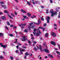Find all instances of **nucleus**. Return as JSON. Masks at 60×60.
<instances>
[{
    "instance_id": "f257e3e1",
    "label": "nucleus",
    "mask_w": 60,
    "mask_h": 60,
    "mask_svg": "<svg viewBox=\"0 0 60 60\" xmlns=\"http://www.w3.org/2000/svg\"><path fill=\"white\" fill-rule=\"evenodd\" d=\"M49 12L51 14V17H53L54 16L56 15L57 14V12H55L54 13V10L53 9H51L50 11Z\"/></svg>"
},
{
    "instance_id": "f03ea898",
    "label": "nucleus",
    "mask_w": 60,
    "mask_h": 60,
    "mask_svg": "<svg viewBox=\"0 0 60 60\" xmlns=\"http://www.w3.org/2000/svg\"><path fill=\"white\" fill-rule=\"evenodd\" d=\"M43 27H39L38 28V29H37V36H39L40 35V34H39V33L40 34H41V32L40 31V29H42Z\"/></svg>"
},
{
    "instance_id": "7ed1b4c3",
    "label": "nucleus",
    "mask_w": 60,
    "mask_h": 60,
    "mask_svg": "<svg viewBox=\"0 0 60 60\" xmlns=\"http://www.w3.org/2000/svg\"><path fill=\"white\" fill-rule=\"evenodd\" d=\"M30 26H28V28L30 30V29H31V28H32V29H33L34 27V25H33H33V23H30Z\"/></svg>"
},
{
    "instance_id": "20e7f679",
    "label": "nucleus",
    "mask_w": 60,
    "mask_h": 60,
    "mask_svg": "<svg viewBox=\"0 0 60 60\" xmlns=\"http://www.w3.org/2000/svg\"><path fill=\"white\" fill-rule=\"evenodd\" d=\"M37 47L38 49H40L41 51H43V50H42V49H41V45H39V47L38 46H37Z\"/></svg>"
},
{
    "instance_id": "39448f33",
    "label": "nucleus",
    "mask_w": 60,
    "mask_h": 60,
    "mask_svg": "<svg viewBox=\"0 0 60 60\" xmlns=\"http://www.w3.org/2000/svg\"><path fill=\"white\" fill-rule=\"evenodd\" d=\"M20 39L22 41H25L26 40V36H25L23 37V38H21Z\"/></svg>"
},
{
    "instance_id": "423d86ee",
    "label": "nucleus",
    "mask_w": 60,
    "mask_h": 60,
    "mask_svg": "<svg viewBox=\"0 0 60 60\" xmlns=\"http://www.w3.org/2000/svg\"><path fill=\"white\" fill-rule=\"evenodd\" d=\"M38 23H35L34 22V23L35 24H36V25H39L40 24V23H41V20L39 19L38 20Z\"/></svg>"
},
{
    "instance_id": "0eeeda50",
    "label": "nucleus",
    "mask_w": 60,
    "mask_h": 60,
    "mask_svg": "<svg viewBox=\"0 0 60 60\" xmlns=\"http://www.w3.org/2000/svg\"><path fill=\"white\" fill-rule=\"evenodd\" d=\"M34 32H33V34H34V35H37V34L35 32H36V29H34Z\"/></svg>"
},
{
    "instance_id": "6e6552de",
    "label": "nucleus",
    "mask_w": 60,
    "mask_h": 60,
    "mask_svg": "<svg viewBox=\"0 0 60 60\" xmlns=\"http://www.w3.org/2000/svg\"><path fill=\"white\" fill-rule=\"evenodd\" d=\"M47 17L48 18V19L46 18V19L47 20V22L48 23H49V19H50V17L49 16H48Z\"/></svg>"
},
{
    "instance_id": "1a4fd4ad",
    "label": "nucleus",
    "mask_w": 60,
    "mask_h": 60,
    "mask_svg": "<svg viewBox=\"0 0 60 60\" xmlns=\"http://www.w3.org/2000/svg\"><path fill=\"white\" fill-rule=\"evenodd\" d=\"M1 47H3L4 48V49H5L6 48V47H7V45H1Z\"/></svg>"
},
{
    "instance_id": "9d476101",
    "label": "nucleus",
    "mask_w": 60,
    "mask_h": 60,
    "mask_svg": "<svg viewBox=\"0 0 60 60\" xmlns=\"http://www.w3.org/2000/svg\"><path fill=\"white\" fill-rule=\"evenodd\" d=\"M44 51H45V52H46L47 53H49V50L48 49H44Z\"/></svg>"
},
{
    "instance_id": "9b49d317",
    "label": "nucleus",
    "mask_w": 60,
    "mask_h": 60,
    "mask_svg": "<svg viewBox=\"0 0 60 60\" xmlns=\"http://www.w3.org/2000/svg\"><path fill=\"white\" fill-rule=\"evenodd\" d=\"M1 19L2 20H5V19H6V18L4 16H2L1 17Z\"/></svg>"
},
{
    "instance_id": "f8f14e48",
    "label": "nucleus",
    "mask_w": 60,
    "mask_h": 60,
    "mask_svg": "<svg viewBox=\"0 0 60 60\" xmlns=\"http://www.w3.org/2000/svg\"><path fill=\"white\" fill-rule=\"evenodd\" d=\"M51 43L52 44V45H54V46H55V45H56V43H55V42H54L53 41H51Z\"/></svg>"
},
{
    "instance_id": "ddd939ff",
    "label": "nucleus",
    "mask_w": 60,
    "mask_h": 60,
    "mask_svg": "<svg viewBox=\"0 0 60 60\" xmlns=\"http://www.w3.org/2000/svg\"><path fill=\"white\" fill-rule=\"evenodd\" d=\"M21 11L22 12H23V13H26V11L23 9H21Z\"/></svg>"
},
{
    "instance_id": "4468645a",
    "label": "nucleus",
    "mask_w": 60,
    "mask_h": 60,
    "mask_svg": "<svg viewBox=\"0 0 60 60\" xmlns=\"http://www.w3.org/2000/svg\"><path fill=\"white\" fill-rule=\"evenodd\" d=\"M52 35L53 36V37H55V36H56V34L55 33L52 32Z\"/></svg>"
},
{
    "instance_id": "2eb2a0df",
    "label": "nucleus",
    "mask_w": 60,
    "mask_h": 60,
    "mask_svg": "<svg viewBox=\"0 0 60 60\" xmlns=\"http://www.w3.org/2000/svg\"><path fill=\"white\" fill-rule=\"evenodd\" d=\"M48 56L49 57H51L52 58H54V57H53V56L52 55L49 54L48 55Z\"/></svg>"
},
{
    "instance_id": "dca6fc26",
    "label": "nucleus",
    "mask_w": 60,
    "mask_h": 60,
    "mask_svg": "<svg viewBox=\"0 0 60 60\" xmlns=\"http://www.w3.org/2000/svg\"><path fill=\"white\" fill-rule=\"evenodd\" d=\"M21 25H22V28H24V26L26 25V23H25L24 24H21Z\"/></svg>"
},
{
    "instance_id": "f3484780",
    "label": "nucleus",
    "mask_w": 60,
    "mask_h": 60,
    "mask_svg": "<svg viewBox=\"0 0 60 60\" xmlns=\"http://www.w3.org/2000/svg\"><path fill=\"white\" fill-rule=\"evenodd\" d=\"M19 50L20 51V53L21 54H23V52H22V49H21V48H19Z\"/></svg>"
},
{
    "instance_id": "a211bd4d",
    "label": "nucleus",
    "mask_w": 60,
    "mask_h": 60,
    "mask_svg": "<svg viewBox=\"0 0 60 60\" xmlns=\"http://www.w3.org/2000/svg\"><path fill=\"white\" fill-rule=\"evenodd\" d=\"M1 6L2 7H3L4 9H6V8H7V7H6V6L5 5H1Z\"/></svg>"
},
{
    "instance_id": "6ab92c4d",
    "label": "nucleus",
    "mask_w": 60,
    "mask_h": 60,
    "mask_svg": "<svg viewBox=\"0 0 60 60\" xmlns=\"http://www.w3.org/2000/svg\"><path fill=\"white\" fill-rule=\"evenodd\" d=\"M4 36V34L2 33H0V37H3Z\"/></svg>"
},
{
    "instance_id": "aec40b11",
    "label": "nucleus",
    "mask_w": 60,
    "mask_h": 60,
    "mask_svg": "<svg viewBox=\"0 0 60 60\" xmlns=\"http://www.w3.org/2000/svg\"><path fill=\"white\" fill-rule=\"evenodd\" d=\"M27 15L29 17H30L31 16V14L29 13H27Z\"/></svg>"
},
{
    "instance_id": "412c9836",
    "label": "nucleus",
    "mask_w": 60,
    "mask_h": 60,
    "mask_svg": "<svg viewBox=\"0 0 60 60\" xmlns=\"http://www.w3.org/2000/svg\"><path fill=\"white\" fill-rule=\"evenodd\" d=\"M4 12L5 13H9V12L7 11L4 10Z\"/></svg>"
},
{
    "instance_id": "4be33fe9",
    "label": "nucleus",
    "mask_w": 60,
    "mask_h": 60,
    "mask_svg": "<svg viewBox=\"0 0 60 60\" xmlns=\"http://www.w3.org/2000/svg\"><path fill=\"white\" fill-rule=\"evenodd\" d=\"M38 3V1H35V3L34 2H33V4H37Z\"/></svg>"
},
{
    "instance_id": "5701e85b",
    "label": "nucleus",
    "mask_w": 60,
    "mask_h": 60,
    "mask_svg": "<svg viewBox=\"0 0 60 60\" xmlns=\"http://www.w3.org/2000/svg\"><path fill=\"white\" fill-rule=\"evenodd\" d=\"M28 43H29L30 45H31V41L29 40L28 41Z\"/></svg>"
},
{
    "instance_id": "b1692460",
    "label": "nucleus",
    "mask_w": 60,
    "mask_h": 60,
    "mask_svg": "<svg viewBox=\"0 0 60 60\" xmlns=\"http://www.w3.org/2000/svg\"><path fill=\"white\" fill-rule=\"evenodd\" d=\"M22 24V23H19L18 24V25L20 26H21L22 27V25L21 24Z\"/></svg>"
},
{
    "instance_id": "393cba45",
    "label": "nucleus",
    "mask_w": 60,
    "mask_h": 60,
    "mask_svg": "<svg viewBox=\"0 0 60 60\" xmlns=\"http://www.w3.org/2000/svg\"><path fill=\"white\" fill-rule=\"evenodd\" d=\"M45 36L46 37H48L49 36V34L48 33L46 34L45 35Z\"/></svg>"
},
{
    "instance_id": "a878e982",
    "label": "nucleus",
    "mask_w": 60,
    "mask_h": 60,
    "mask_svg": "<svg viewBox=\"0 0 60 60\" xmlns=\"http://www.w3.org/2000/svg\"><path fill=\"white\" fill-rule=\"evenodd\" d=\"M36 17L35 15H33V16H31V18L32 19H34V18H36Z\"/></svg>"
},
{
    "instance_id": "bb28decb",
    "label": "nucleus",
    "mask_w": 60,
    "mask_h": 60,
    "mask_svg": "<svg viewBox=\"0 0 60 60\" xmlns=\"http://www.w3.org/2000/svg\"><path fill=\"white\" fill-rule=\"evenodd\" d=\"M23 17L24 19H26H26H28V18L27 17H26V16H23Z\"/></svg>"
},
{
    "instance_id": "cd10ccee",
    "label": "nucleus",
    "mask_w": 60,
    "mask_h": 60,
    "mask_svg": "<svg viewBox=\"0 0 60 60\" xmlns=\"http://www.w3.org/2000/svg\"><path fill=\"white\" fill-rule=\"evenodd\" d=\"M25 55L26 56H28L29 54L28 52H26L25 53Z\"/></svg>"
},
{
    "instance_id": "c85d7f7f",
    "label": "nucleus",
    "mask_w": 60,
    "mask_h": 60,
    "mask_svg": "<svg viewBox=\"0 0 60 60\" xmlns=\"http://www.w3.org/2000/svg\"><path fill=\"white\" fill-rule=\"evenodd\" d=\"M7 23L8 25V26H10V23H9V22H7Z\"/></svg>"
},
{
    "instance_id": "c756f323",
    "label": "nucleus",
    "mask_w": 60,
    "mask_h": 60,
    "mask_svg": "<svg viewBox=\"0 0 60 60\" xmlns=\"http://www.w3.org/2000/svg\"><path fill=\"white\" fill-rule=\"evenodd\" d=\"M27 4L29 5H31V4L28 1L27 2Z\"/></svg>"
},
{
    "instance_id": "7c9ffc66",
    "label": "nucleus",
    "mask_w": 60,
    "mask_h": 60,
    "mask_svg": "<svg viewBox=\"0 0 60 60\" xmlns=\"http://www.w3.org/2000/svg\"><path fill=\"white\" fill-rule=\"evenodd\" d=\"M16 53H19V51L18 50H17L15 51Z\"/></svg>"
},
{
    "instance_id": "2f4dec72",
    "label": "nucleus",
    "mask_w": 60,
    "mask_h": 60,
    "mask_svg": "<svg viewBox=\"0 0 60 60\" xmlns=\"http://www.w3.org/2000/svg\"><path fill=\"white\" fill-rule=\"evenodd\" d=\"M34 49L35 51H37V50H38V49L36 48V47H35L34 48Z\"/></svg>"
},
{
    "instance_id": "473e14b6",
    "label": "nucleus",
    "mask_w": 60,
    "mask_h": 60,
    "mask_svg": "<svg viewBox=\"0 0 60 60\" xmlns=\"http://www.w3.org/2000/svg\"><path fill=\"white\" fill-rule=\"evenodd\" d=\"M8 17H10V18H11V19H12V18H13L12 17H11V16L10 15H8Z\"/></svg>"
},
{
    "instance_id": "72a5a7b5",
    "label": "nucleus",
    "mask_w": 60,
    "mask_h": 60,
    "mask_svg": "<svg viewBox=\"0 0 60 60\" xmlns=\"http://www.w3.org/2000/svg\"><path fill=\"white\" fill-rule=\"evenodd\" d=\"M56 53H57V54H58V55H60V52L57 51H56Z\"/></svg>"
},
{
    "instance_id": "f704fd0d",
    "label": "nucleus",
    "mask_w": 60,
    "mask_h": 60,
    "mask_svg": "<svg viewBox=\"0 0 60 60\" xmlns=\"http://www.w3.org/2000/svg\"><path fill=\"white\" fill-rule=\"evenodd\" d=\"M41 19L42 20V21H44V19L42 17H41Z\"/></svg>"
},
{
    "instance_id": "c9c22d12",
    "label": "nucleus",
    "mask_w": 60,
    "mask_h": 60,
    "mask_svg": "<svg viewBox=\"0 0 60 60\" xmlns=\"http://www.w3.org/2000/svg\"><path fill=\"white\" fill-rule=\"evenodd\" d=\"M0 3L1 4H4V2L1 1L0 2Z\"/></svg>"
},
{
    "instance_id": "e433bc0d",
    "label": "nucleus",
    "mask_w": 60,
    "mask_h": 60,
    "mask_svg": "<svg viewBox=\"0 0 60 60\" xmlns=\"http://www.w3.org/2000/svg\"><path fill=\"white\" fill-rule=\"evenodd\" d=\"M9 36H11V37H12L13 36V35L12 34H9Z\"/></svg>"
},
{
    "instance_id": "4c0bfd02",
    "label": "nucleus",
    "mask_w": 60,
    "mask_h": 60,
    "mask_svg": "<svg viewBox=\"0 0 60 60\" xmlns=\"http://www.w3.org/2000/svg\"><path fill=\"white\" fill-rule=\"evenodd\" d=\"M59 13H60L59 15H58V18H60V12H59Z\"/></svg>"
},
{
    "instance_id": "58836bf2",
    "label": "nucleus",
    "mask_w": 60,
    "mask_h": 60,
    "mask_svg": "<svg viewBox=\"0 0 60 60\" xmlns=\"http://www.w3.org/2000/svg\"><path fill=\"white\" fill-rule=\"evenodd\" d=\"M24 31L25 32V33H28V31H27V30H24Z\"/></svg>"
},
{
    "instance_id": "ea45409f",
    "label": "nucleus",
    "mask_w": 60,
    "mask_h": 60,
    "mask_svg": "<svg viewBox=\"0 0 60 60\" xmlns=\"http://www.w3.org/2000/svg\"><path fill=\"white\" fill-rule=\"evenodd\" d=\"M10 58H11V60H13V57L10 56Z\"/></svg>"
},
{
    "instance_id": "a19ab883",
    "label": "nucleus",
    "mask_w": 60,
    "mask_h": 60,
    "mask_svg": "<svg viewBox=\"0 0 60 60\" xmlns=\"http://www.w3.org/2000/svg\"><path fill=\"white\" fill-rule=\"evenodd\" d=\"M0 58L1 59H3L4 58V57L2 56H0Z\"/></svg>"
},
{
    "instance_id": "79ce46f5",
    "label": "nucleus",
    "mask_w": 60,
    "mask_h": 60,
    "mask_svg": "<svg viewBox=\"0 0 60 60\" xmlns=\"http://www.w3.org/2000/svg\"><path fill=\"white\" fill-rule=\"evenodd\" d=\"M58 47L60 49V44L58 45Z\"/></svg>"
},
{
    "instance_id": "37998d69",
    "label": "nucleus",
    "mask_w": 60,
    "mask_h": 60,
    "mask_svg": "<svg viewBox=\"0 0 60 60\" xmlns=\"http://www.w3.org/2000/svg\"><path fill=\"white\" fill-rule=\"evenodd\" d=\"M11 16H12L13 17H14V14H13V13H11Z\"/></svg>"
},
{
    "instance_id": "c03bdc74",
    "label": "nucleus",
    "mask_w": 60,
    "mask_h": 60,
    "mask_svg": "<svg viewBox=\"0 0 60 60\" xmlns=\"http://www.w3.org/2000/svg\"><path fill=\"white\" fill-rule=\"evenodd\" d=\"M54 26H56V27H57V25L56 24H54Z\"/></svg>"
},
{
    "instance_id": "a18cd8bd",
    "label": "nucleus",
    "mask_w": 60,
    "mask_h": 60,
    "mask_svg": "<svg viewBox=\"0 0 60 60\" xmlns=\"http://www.w3.org/2000/svg\"><path fill=\"white\" fill-rule=\"evenodd\" d=\"M10 26L11 27H13V25L12 24L10 25Z\"/></svg>"
},
{
    "instance_id": "49530a36",
    "label": "nucleus",
    "mask_w": 60,
    "mask_h": 60,
    "mask_svg": "<svg viewBox=\"0 0 60 60\" xmlns=\"http://www.w3.org/2000/svg\"><path fill=\"white\" fill-rule=\"evenodd\" d=\"M37 43V42L36 41H33V43H34L35 44H36V43Z\"/></svg>"
},
{
    "instance_id": "de8ad7c7",
    "label": "nucleus",
    "mask_w": 60,
    "mask_h": 60,
    "mask_svg": "<svg viewBox=\"0 0 60 60\" xmlns=\"http://www.w3.org/2000/svg\"><path fill=\"white\" fill-rule=\"evenodd\" d=\"M42 29H43V32H44V31H45V28H42Z\"/></svg>"
},
{
    "instance_id": "09e8293b",
    "label": "nucleus",
    "mask_w": 60,
    "mask_h": 60,
    "mask_svg": "<svg viewBox=\"0 0 60 60\" xmlns=\"http://www.w3.org/2000/svg\"><path fill=\"white\" fill-rule=\"evenodd\" d=\"M50 1L51 3H53V1H52V0H50Z\"/></svg>"
},
{
    "instance_id": "8fccbe9b",
    "label": "nucleus",
    "mask_w": 60,
    "mask_h": 60,
    "mask_svg": "<svg viewBox=\"0 0 60 60\" xmlns=\"http://www.w3.org/2000/svg\"><path fill=\"white\" fill-rule=\"evenodd\" d=\"M23 51V52H24V51H25V49H22V51Z\"/></svg>"
},
{
    "instance_id": "3c124183",
    "label": "nucleus",
    "mask_w": 60,
    "mask_h": 60,
    "mask_svg": "<svg viewBox=\"0 0 60 60\" xmlns=\"http://www.w3.org/2000/svg\"><path fill=\"white\" fill-rule=\"evenodd\" d=\"M18 44L20 46H21V45H22L20 43H18Z\"/></svg>"
},
{
    "instance_id": "603ef678",
    "label": "nucleus",
    "mask_w": 60,
    "mask_h": 60,
    "mask_svg": "<svg viewBox=\"0 0 60 60\" xmlns=\"http://www.w3.org/2000/svg\"><path fill=\"white\" fill-rule=\"evenodd\" d=\"M15 15H17V13L16 12H15Z\"/></svg>"
},
{
    "instance_id": "864d4df0",
    "label": "nucleus",
    "mask_w": 60,
    "mask_h": 60,
    "mask_svg": "<svg viewBox=\"0 0 60 60\" xmlns=\"http://www.w3.org/2000/svg\"><path fill=\"white\" fill-rule=\"evenodd\" d=\"M11 46H14V45H13V44L12 43L11 44Z\"/></svg>"
},
{
    "instance_id": "5fc2aeb1",
    "label": "nucleus",
    "mask_w": 60,
    "mask_h": 60,
    "mask_svg": "<svg viewBox=\"0 0 60 60\" xmlns=\"http://www.w3.org/2000/svg\"><path fill=\"white\" fill-rule=\"evenodd\" d=\"M5 27H6V28L7 30H9V29H8V28L6 26Z\"/></svg>"
},
{
    "instance_id": "6e6d98bb",
    "label": "nucleus",
    "mask_w": 60,
    "mask_h": 60,
    "mask_svg": "<svg viewBox=\"0 0 60 60\" xmlns=\"http://www.w3.org/2000/svg\"><path fill=\"white\" fill-rule=\"evenodd\" d=\"M32 56V53H30V56Z\"/></svg>"
},
{
    "instance_id": "4d7b16f0",
    "label": "nucleus",
    "mask_w": 60,
    "mask_h": 60,
    "mask_svg": "<svg viewBox=\"0 0 60 60\" xmlns=\"http://www.w3.org/2000/svg\"><path fill=\"white\" fill-rule=\"evenodd\" d=\"M22 48H23L24 49H26V47H25V46H22Z\"/></svg>"
},
{
    "instance_id": "13d9d810",
    "label": "nucleus",
    "mask_w": 60,
    "mask_h": 60,
    "mask_svg": "<svg viewBox=\"0 0 60 60\" xmlns=\"http://www.w3.org/2000/svg\"><path fill=\"white\" fill-rule=\"evenodd\" d=\"M46 25H47V24L46 23H45L44 24V26H46Z\"/></svg>"
},
{
    "instance_id": "bf43d9fd",
    "label": "nucleus",
    "mask_w": 60,
    "mask_h": 60,
    "mask_svg": "<svg viewBox=\"0 0 60 60\" xmlns=\"http://www.w3.org/2000/svg\"><path fill=\"white\" fill-rule=\"evenodd\" d=\"M54 29L55 30H57V28L56 27H54Z\"/></svg>"
},
{
    "instance_id": "052dcab7",
    "label": "nucleus",
    "mask_w": 60,
    "mask_h": 60,
    "mask_svg": "<svg viewBox=\"0 0 60 60\" xmlns=\"http://www.w3.org/2000/svg\"><path fill=\"white\" fill-rule=\"evenodd\" d=\"M19 47V45H18L17 46H16V48H17V49H18Z\"/></svg>"
},
{
    "instance_id": "680f3d73",
    "label": "nucleus",
    "mask_w": 60,
    "mask_h": 60,
    "mask_svg": "<svg viewBox=\"0 0 60 60\" xmlns=\"http://www.w3.org/2000/svg\"><path fill=\"white\" fill-rule=\"evenodd\" d=\"M13 27L14 28H15V29L16 28V27L15 26H14V27Z\"/></svg>"
},
{
    "instance_id": "e2e57ef3",
    "label": "nucleus",
    "mask_w": 60,
    "mask_h": 60,
    "mask_svg": "<svg viewBox=\"0 0 60 60\" xmlns=\"http://www.w3.org/2000/svg\"><path fill=\"white\" fill-rule=\"evenodd\" d=\"M42 57H40V58H39V59H40V60H41V58H42Z\"/></svg>"
},
{
    "instance_id": "0e129e2a",
    "label": "nucleus",
    "mask_w": 60,
    "mask_h": 60,
    "mask_svg": "<svg viewBox=\"0 0 60 60\" xmlns=\"http://www.w3.org/2000/svg\"><path fill=\"white\" fill-rule=\"evenodd\" d=\"M31 39H34V37H31Z\"/></svg>"
},
{
    "instance_id": "69168bd1",
    "label": "nucleus",
    "mask_w": 60,
    "mask_h": 60,
    "mask_svg": "<svg viewBox=\"0 0 60 60\" xmlns=\"http://www.w3.org/2000/svg\"><path fill=\"white\" fill-rule=\"evenodd\" d=\"M54 49L55 50H58V49H56V48Z\"/></svg>"
},
{
    "instance_id": "338daca9",
    "label": "nucleus",
    "mask_w": 60,
    "mask_h": 60,
    "mask_svg": "<svg viewBox=\"0 0 60 60\" xmlns=\"http://www.w3.org/2000/svg\"><path fill=\"white\" fill-rule=\"evenodd\" d=\"M20 34H22V33L21 32H19Z\"/></svg>"
},
{
    "instance_id": "774afa93",
    "label": "nucleus",
    "mask_w": 60,
    "mask_h": 60,
    "mask_svg": "<svg viewBox=\"0 0 60 60\" xmlns=\"http://www.w3.org/2000/svg\"><path fill=\"white\" fill-rule=\"evenodd\" d=\"M58 57L59 58H60V56L59 55H58Z\"/></svg>"
}]
</instances>
